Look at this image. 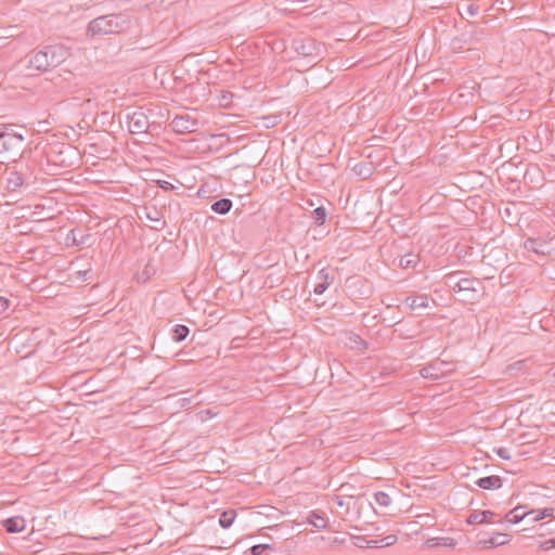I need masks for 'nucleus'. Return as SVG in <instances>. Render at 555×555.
<instances>
[{
    "label": "nucleus",
    "mask_w": 555,
    "mask_h": 555,
    "mask_svg": "<svg viewBox=\"0 0 555 555\" xmlns=\"http://www.w3.org/2000/svg\"><path fill=\"white\" fill-rule=\"evenodd\" d=\"M476 483L480 488L486 489V490L499 489L502 487V479L499 476L493 475V476L479 478L476 481Z\"/></svg>",
    "instance_id": "nucleus-13"
},
{
    "label": "nucleus",
    "mask_w": 555,
    "mask_h": 555,
    "mask_svg": "<svg viewBox=\"0 0 555 555\" xmlns=\"http://www.w3.org/2000/svg\"><path fill=\"white\" fill-rule=\"evenodd\" d=\"M128 129L131 133H145L150 127L147 115L142 111H135L127 116Z\"/></svg>",
    "instance_id": "nucleus-9"
},
{
    "label": "nucleus",
    "mask_w": 555,
    "mask_h": 555,
    "mask_svg": "<svg viewBox=\"0 0 555 555\" xmlns=\"http://www.w3.org/2000/svg\"><path fill=\"white\" fill-rule=\"evenodd\" d=\"M350 499H351V498H349V499L346 501V499H345L344 496H341V495H335V496L333 498V503L335 504V506H336V507H338V508H344V509H345V512H348V509H349V500H350Z\"/></svg>",
    "instance_id": "nucleus-28"
},
{
    "label": "nucleus",
    "mask_w": 555,
    "mask_h": 555,
    "mask_svg": "<svg viewBox=\"0 0 555 555\" xmlns=\"http://www.w3.org/2000/svg\"><path fill=\"white\" fill-rule=\"evenodd\" d=\"M333 275H331L330 271L325 268L321 269L315 275V283L313 287V292L317 295L323 294L328 286L333 283Z\"/></svg>",
    "instance_id": "nucleus-11"
},
{
    "label": "nucleus",
    "mask_w": 555,
    "mask_h": 555,
    "mask_svg": "<svg viewBox=\"0 0 555 555\" xmlns=\"http://www.w3.org/2000/svg\"><path fill=\"white\" fill-rule=\"evenodd\" d=\"M397 542V537L393 534H389L386 538L378 540H371L367 542L370 547H379V546H389Z\"/></svg>",
    "instance_id": "nucleus-23"
},
{
    "label": "nucleus",
    "mask_w": 555,
    "mask_h": 555,
    "mask_svg": "<svg viewBox=\"0 0 555 555\" xmlns=\"http://www.w3.org/2000/svg\"><path fill=\"white\" fill-rule=\"evenodd\" d=\"M312 217L315 221V223L318 224H323L325 222V219H326V210L324 207H318L317 209L313 210L312 212Z\"/></svg>",
    "instance_id": "nucleus-27"
},
{
    "label": "nucleus",
    "mask_w": 555,
    "mask_h": 555,
    "mask_svg": "<svg viewBox=\"0 0 555 555\" xmlns=\"http://www.w3.org/2000/svg\"><path fill=\"white\" fill-rule=\"evenodd\" d=\"M170 127L177 133H192L198 128L197 119L191 117L189 114L177 115L170 122Z\"/></svg>",
    "instance_id": "nucleus-8"
},
{
    "label": "nucleus",
    "mask_w": 555,
    "mask_h": 555,
    "mask_svg": "<svg viewBox=\"0 0 555 555\" xmlns=\"http://www.w3.org/2000/svg\"><path fill=\"white\" fill-rule=\"evenodd\" d=\"M4 528L8 532H21L25 528V521L22 517H12L4 521Z\"/></svg>",
    "instance_id": "nucleus-18"
},
{
    "label": "nucleus",
    "mask_w": 555,
    "mask_h": 555,
    "mask_svg": "<svg viewBox=\"0 0 555 555\" xmlns=\"http://www.w3.org/2000/svg\"><path fill=\"white\" fill-rule=\"evenodd\" d=\"M426 544L428 547H454L455 541L454 539L449 537H439L428 539Z\"/></svg>",
    "instance_id": "nucleus-19"
},
{
    "label": "nucleus",
    "mask_w": 555,
    "mask_h": 555,
    "mask_svg": "<svg viewBox=\"0 0 555 555\" xmlns=\"http://www.w3.org/2000/svg\"><path fill=\"white\" fill-rule=\"evenodd\" d=\"M56 47H47L44 50L33 53L29 57V67L46 72L56 66L60 63V60L56 59Z\"/></svg>",
    "instance_id": "nucleus-5"
},
{
    "label": "nucleus",
    "mask_w": 555,
    "mask_h": 555,
    "mask_svg": "<svg viewBox=\"0 0 555 555\" xmlns=\"http://www.w3.org/2000/svg\"><path fill=\"white\" fill-rule=\"evenodd\" d=\"M10 308V300L7 297L0 296V314L4 313Z\"/></svg>",
    "instance_id": "nucleus-33"
},
{
    "label": "nucleus",
    "mask_w": 555,
    "mask_h": 555,
    "mask_svg": "<svg viewBox=\"0 0 555 555\" xmlns=\"http://www.w3.org/2000/svg\"><path fill=\"white\" fill-rule=\"evenodd\" d=\"M548 374H551L552 378L554 379L555 382V371L553 373L548 372Z\"/></svg>",
    "instance_id": "nucleus-35"
},
{
    "label": "nucleus",
    "mask_w": 555,
    "mask_h": 555,
    "mask_svg": "<svg viewBox=\"0 0 555 555\" xmlns=\"http://www.w3.org/2000/svg\"><path fill=\"white\" fill-rule=\"evenodd\" d=\"M24 138L20 134L0 130V153H17L23 147Z\"/></svg>",
    "instance_id": "nucleus-6"
},
{
    "label": "nucleus",
    "mask_w": 555,
    "mask_h": 555,
    "mask_svg": "<svg viewBox=\"0 0 555 555\" xmlns=\"http://www.w3.org/2000/svg\"><path fill=\"white\" fill-rule=\"evenodd\" d=\"M540 548L543 551H550L555 548V538L548 539L540 544Z\"/></svg>",
    "instance_id": "nucleus-32"
},
{
    "label": "nucleus",
    "mask_w": 555,
    "mask_h": 555,
    "mask_svg": "<svg viewBox=\"0 0 555 555\" xmlns=\"http://www.w3.org/2000/svg\"><path fill=\"white\" fill-rule=\"evenodd\" d=\"M232 208V201L229 198H221L211 205L212 211L220 215H225Z\"/></svg>",
    "instance_id": "nucleus-21"
},
{
    "label": "nucleus",
    "mask_w": 555,
    "mask_h": 555,
    "mask_svg": "<svg viewBox=\"0 0 555 555\" xmlns=\"http://www.w3.org/2000/svg\"><path fill=\"white\" fill-rule=\"evenodd\" d=\"M486 544L489 546H496V545H503L506 543V540H499L498 538H491L488 541H485Z\"/></svg>",
    "instance_id": "nucleus-34"
},
{
    "label": "nucleus",
    "mask_w": 555,
    "mask_h": 555,
    "mask_svg": "<svg viewBox=\"0 0 555 555\" xmlns=\"http://www.w3.org/2000/svg\"><path fill=\"white\" fill-rule=\"evenodd\" d=\"M375 502L383 507H387L391 504V498L384 491H378L374 494Z\"/></svg>",
    "instance_id": "nucleus-26"
},
{
    "label": "nucleus",
    "mask_w": 555,
    "mask_h": 555,
    "mask_svg": "<svg viewBox=\"0 0 555 555\" xmlns=\"http://www.w3.org/2000/svg\"><path fill=\"white\" fill-rule=\"evenodd\" d=\"M428 301L427 295L410 296L405 299V304L411 310L427 308Z\"/></svg>",
    "instance_id": "nucleus-15"
},
{
    "label": "nucleus",
    "mask_w": 555,
    "mask_h": 555,
    "mask_svg": "<svg viewBox=\"0 0 555 555\" xmlns=\"http://www.w3.org/2000/svg\"><path fill=\"white\" fill-rule=\"evenodd\" d=\"M269 545L267 544H258L250 547L251 555H261Z\"/></svg>",
    "instance_id": "nucleus-31"
},
{
    "label": "nucleus",
    "mask_w": 555,
    "mask_h": 555,
    "mask_svg": "<svg viewBox=\"0 0 555 555\" xmlns=\"http://www.w3.org/2000/svg\"><path fill=\"white\" fill-rule=\"evenodd\" d=\"M295 50L298 54L304 56H319L321 52V47L317 43L315 40L311 38H304L298 40L295 46Z\"/></svg>",
    "instance_id": "nucleus-10"
},
{
    "label": "nucleus",
    "mask_w": 555,
    "mask_h": 555,
    "mask_svg": "<svg viewBox=\"0 0 555 555\" xmlns=\"http://www.w3.org/2000/svg\"><path fill=\"white\" fill-rule=\"evenodd\" d=\"M46 155L49 164L60 168L73 167L79 159V152L69 144H53L46 151Z\"/></svg>",
    "instance_id": "nucleus-2"
},
{
    "label": "nucleus",
    "mask_w": 555,
    "mask_h": 555,
    "mask_svg": "<svg viewBox=\"0 0 555 555\" xmlns=\"http://www.w3.org/2000/svg\"><path fill=\"white\" fill-rule=\"evenodd\" d=\"M420 262V256L413 253L405 254L398 259V267L402 269H414Z\"/></svg>",
    "instance_id": "nucleus-17"
},
{
    "label": "nucleus",
    "mask_w": 555,
    "mask_h": 555,
    "mask_svg": "<svg viewBox=\"0 0 555 555\" xmlns=\"http://www.w3.org/2000/svg\"><path fill=\"white\" fill-rule=\"evenodd\" d=\"M495 453L503 460H509L511 453L507 448L500 447L498 449H494Z\"/></svg>",
    "instance_id": "nucleus-30"
},
{
    "label": "nucleus",
    "mask_w": 555,
    "mask_h": 555,
    "mask_svg": "<svg viewBox=\"0 0 555 555\" xmlns=\"http://www.w3.org/2000/svg\"><path fill=\"white\" fill-rule=\"evenodd\" d=\"M236 517V512L233 509L224 511L219 518V524L222 528L227 529L231 527Z\"/></svg>",
    "instance_id": "nucleus-22"
},
{
    "label": "nucleus",
    "mask_w": 555,
    "mask_h": 555,
    "mask_svg": "<svg viewBox=\"0 0 555 555\" xmlns=\"http://www.w3.org/2000/svg\"><path fill=\"white\" fill-rule=\"evenodd\" d=\"M524 248L539 257H547L555 254V234L547 233L545 236L529 237L524 243Z\"/></svg>",
    "instance_id": "nucleus-4"
},
{
    "label": "nucleus",
    "mask_w": 555,
    "mask_h": 555,
    "mask_svg": "<svg viewBox=\"0 0 555 555\" xmlns=\"http://www.w3.org/2000/svg\"><path fill=\"white\" fill-rule=\"evenodd\" d=\"M477 284H479V282L474 279L464 278L454 281L453 275L448 278V285L454 293L460 294V300L466 304H474L478 301L480 293L476 288Z\"/></svg>",
    "instance_id": "nucleus-3"
},
{
    "label": "nucleus",
    "mask_w": 555,
    "mask_h": 555,
    "mask_svg": "<svg viewBox=\"0 0 555 555\" xmlns=\"http://www.w3.org/2000/svg\"><path fill=\"white\" fill-rule=\"evenodd\" d=\"M189 333H190V330L188 326L178 324L173 328L172 338L175 341L179 343V341L184 340L186 338V336L189 335Z\"/></svg>",
    "instance_id": "nucleus-25"
},
{
    "label": "nucleus",
    "mask_w": 555,
    "mask_h": 555,
    "mask_svg": "<svg viewBox=\"0 0 555 555\" xmlns=\"http://www.w3.org/2000/svg\"><path fill=\"white\" fill-rule=\"evenodd\" d=\"M527 515H530L529 512H526L521 506H517L506 514L505 519L508 522L517 524L520 520H522Z\"/></svg>",
    "instance_id": "nucleus-20"
},
{
    "label": "nucleus",
    "mask_w": 555,
    "mask_h": 555,
    "mask_svg": "<svg viewBox=\"0 0 555 555\" xmlns=\"http://www.w3.org/2000/svg\"><path fill=\"white\" fill-rule=\"evenodd\" d=\"M24 183L23 177L20 172L9 171L7 173V189L11 192H15Z\"/></svg>",
    "instance_id": "nucleus-16"
},
{
    "label": "nucleus",
    "mask_w": 555,
    "mask_h": 555,
    "mask_svg": "<svg viewBox=\"0 0 555 555\" xmlns=\"http://www.w3.org/2000/svg\"><path fill=\"white\" fill-rule=\"evenodd\" d=\"M233 94L231 92H224L219 99V105L228 107L232 103Z\"/></svg>",
    "instance_id": "nucleus-29"
},
{
    "label": "nucleus",
    "mask_w": 555,
    "mask_h": 555,
    "mask_svg": "<svg viewBox=\"0 0 555 555\" xmlns=\"http://www.w3.org/2000/svg\"><path fill=\"white\" fill-rule=\"evenodd\" d=\"M127 25V18L122 15L109 14L92 20L87 28L88 35L103 36L121 31Z\"/></svg>",
    "instance_id": "nucleus-1"
},
{
    "label": "nucleus",
    "mask_w": 555,
    "mask_h": 555,
    "mask_svg": "<svg viewBox=\"0 0 555 555\" xmlns=\"http://www.w3.org/2000/svg\"><path fill=\"white\" fill-rule=\"evenodd\" d=\"M530 515H533V520L538 521L541 519H544L546 517H553L554 516V508L552 507H545L541 509H532L529 512Z\"/></svg>",
    "instance_id": "nucleus-24"
},
{
    "label": "nucleus",
    "mask_w": 555,
    "mask_h": 555,
    "mask_svg": "<svg viewBox=\"0 0 555 555\" xmlns=\"http://www.w3.org/2000/svg\"><path fill=\"white\" fill-rule=\"evenodd\" d=\"M454 371V366L448 362L436 360L421 370L424 378L439 379Z\"/></svg>",
    "instance_id": "nucleus-7"
},
{
    "label": "nucleus",
    "mask_w": 555,
    "mask_h": 555,
    "mask_svg": "<svg viewBox=\"0 0 555 555\" xmlns=\"http://www.w3.org/2000/svg\"><path fill=\"white\" fill-rule=\"evenodd\" d=\"M498 538H505V535H504V534H502V533H499V534H498Z\"/></svg>",
    "instance_id": "nucleus-36"
},
{
    "label": "nucleus",
    "mask_w": 555,
    "mask_h": 555,
    "mask_svg": "<svg viewBox=\"0 0 555 555\" xmlns=\"http://www.w3.org/2000/svg\"><path fill=\"white\" fill-rule=\"evenodd\" d=\"M307 522L319 530L326 529L327 527L326 518L323 513H320L319 511H312L307 517Z\"/></svg>",
    "instance_id": "nucleus-14"
},
{
    "label": "nucleus",
    "mask_w": 555,
    "mask_h": 555,
    "mask_svg": "<svg viewBox=\"0 0 555 555\" xmlns=\"http://www.w3.org/2000/svg\"><path fill=\"white\" fill-rule=\"evenodd\" d=\"M495 514L492 511H475L473 512L468 518L467 524L469 525H481L493 522Z\"/></svg>",
    "instance_id": "nucleus-12"
}]
</instances>
